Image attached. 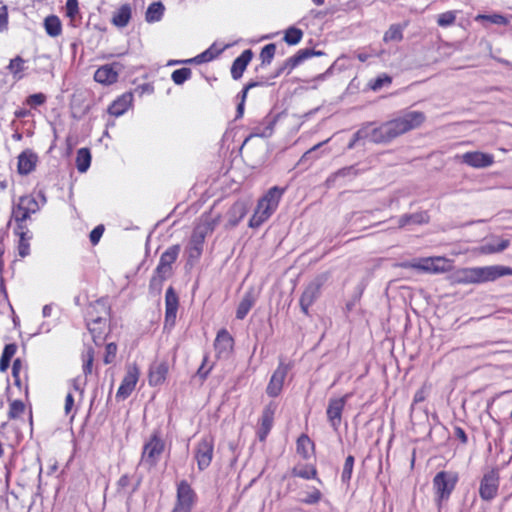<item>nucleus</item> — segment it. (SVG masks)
Returning <instances> with one entry per match:
<instances>
[{
	"instance_id": "f257e3e1",
	"label": "nucleus",
	"mask_w": 512,
	"mask_h": 512,
	"mask_svg": "<svg viewBox=\"0 0 512 512\" xmlns=\"http://www.w3.org/2000/svg\"><path fill=\"white\" fill-rule=\"evenodd\" d=\"M503 276H512V268L502 265L459 268L449 278L452 284L468 285L495 281Z\"/></svg>"
},
{
	"instance_id": "f03ea898",
	"label": "nucleus",
	"mask_w": 512,
	"mask_h": 512,
	"mask_svg": "<svg viewBox=\"0 0 512 512\" xmlns=\"http://www.w3.org/2000/svg\"><path fill=\"white\" fill-rule=\"evenodd\" d=\"M285 190V188L273 186L258 200L256 209L249 219L248 226L250 228H259L273 215Z\"/></svg>"
},
{
	"instance_id": "7ed1b4c3",
	"label": "nucleus",
	"mask_w": 512,
	"mask_h": 512,
	"mask_svg": "<svg viewBox=\"0 0 512 512\" xmlns=\"http://www.w3.org/2000/svg\"><path fill=\"white\" fill-rule=\"evenodd\" d=\"M47 202L44 191L21 196L18 203L13 206L12 219L13 220H28L32 214L41 210Z\"/></svg>"
},
{
	"instance_id": "20e7f679",
	"label": "nucleus",
	"mask_w": 512,
	"mask_h": 512,
	"mask_svg": "<svg viewBox=\"0 0 512 512\" xmlns=\"http://www.w3.org/2000/svg\"><path fill=\"white\" fill-rule=\"evenodd\" d=\"M425 120L424 113L420 111H407L402 115L386 121L387 128L391 139H395L398 136L418 128Z\"/></svg>"
},
{
	"instance_id": "39448f33",
	"label": "nucleus",
	"mask_w": 512,
	"mask_h": 512,
	"mask_svg": "<svg viewBox=\"0 0 512 512\" xmlns=\"http://www.w3.org/2000/svg\"><path fill=\"white\" fill-rule=\"evenodd\" d=\"M180 253V245H172L160 256L155 274L150 280V287H161L162 283L172 274V264L177 260Z\"/></svg>"
},
{
	"instance_id": "423d86ee",
	"label": "nucleus",
	"mask_w": 512,
	"mask_h": 512,
	"mask_svg": "<svg viewBox=\"0 0 512 512\" xmlns=\"http://www.w3.org/2000/svg\"><path fill=\"white\" fill-rule=\"evenodd\" d=\"M165 450V441L161 436L159 429L152 432L150 438L144 443L141 462L149 468L155 467L160 461L161 455Z\"/></svg>"
},
{
	"instance_id": "0eeeda50",
	"label": "nucleus",
	"mask_w": 512,
	"mask_h": 512,
	"mask_svg": "<svg viewBox=\"0 0 512 512\" xmlns=\"http://www.w3.org/2000/svg\"><path fill=\"white\" fill-rule=\"evenodd\" d=\"M213 225L197 226L190 237L185 253L187 255V264L193 266L201 257L204 247V241L207 233L213 231Z\"/></svg>"
},
{
	"instance_id": "6e6552de",
	"label": "nucleus",
	"mask_w": 512,
	"mask_h": 512,
	"mask_svg": "<svg viewBox=\"0 0 512 512\" xmlns=\"http://www.w3.org/2000/svg\"><path fill=\"white\" fill-rule=\"evenodd\" d=\"M458 482V475L453 472L440 471L433 479L436 499L440 503L448 500Z\"/></svg>"
},
{
	"instance_id": "1a4fd4ad",
	"label": "nucleus",
	"mask_w": 512,
	"mask_h": 512,
	"mask_svg": "<svg viewBox=\"0 0 512 512\" xmlns=\"http://www.w3.org/2000/svg\"><path fill=\"white\" fill-rule=\"evenodd\" d=\"M197 495L191 485L182 480L177 485L176 501L171 512H192Z\"/></svg>"
},
{
	"instance_id": "9d476101",
	"label": "nucleus",
	"mask_w": 512,
	"mask_h": 512,
	"mask_svg": "<svg viewBox=\"0 0 512 512\" xmlns=\"http://www.w3.org/2000/svg\"><path fill=\"white\" fill-rule=\"evenodd\" d=\"M214 456V439L211 435L203 436L195 445L194 458L199 471L207 469Z\"/></svg>"
},
{
	"instance_id": "9b49d317",
	"label": "nucleus",
	"mask_w": 512,
	"mask_h": 512,
	"mask_svg": "<svg viewBox=\"0 0 512 512\" xmlns=\"http://www.w3.org/2000/svg\"><path fill=\"white\" fill-rule=\"evenodd\" d=\"M352 397V393H347L339 398H330L326 409V415L330 426L334 431H338L341 421L342 413L344 411L347 401Z\"/></svg>"
},
{
	"instance_id": "f8f14e48",
	"label": "nucleus",
	"mask_w": 512,
	"mask_h": 512,
	"mask_svg": "<svg viewBox=\"0 0 512 512\" xmlns=\"http://www.w3.org/2000/svg\"><path fill=\"white\" fill-rule=\"evenodd\" d=\"M290 369L291 365L289 363H285L283 360L279 361L266 387V393L269 397L275 398L281 394L284 381Z\"/></svg>"
},
{
	"instance_id": "ddd939ff",
	"label": "nucleus",
	"mask_w": 512,
	"mask_h": 512,
	"mask_svg": "<svg viewBox=\"0 0 512 512\" xmlns=\"http://www.w3.org/2000/svg\"><path fill=\"white\" fill-rule=\"evenodd\" d=\"M323 54L324 52L317 51L313 48L300 49L299 51H297L296 54L287 58L285 62L279 68H277V70L274 72L273 77H279L286 70L288 71V73H290L293 69H295L306 59H309L313 56H321Z\"/></svg>"
},
{
	"instance_id": "4468645a",
	"label": "nucleus",
	"mask_w": 512,
	"mask_h": 512,
	"mask_svg": "<svg viewBox=\"0 0 512 512\" xmlns=\"http://www.w3.org/2000/svg\"><path fill=\"white\" fill-rule=\"evenodd\" d=\"M500 477L497 470L492 469L483 475L480 482L479 495L484 501L493 500L499 489Z\"/></svg>"
},
{
	"instance_id": "2eb2a0df",
	"label": "nucleus",
	"mask_w": 512,
	"mask_h": 512,
	"mask_svg": "<svg viewBox=\"0 0 512 512\" xmlns=\"http://www.w3.org/2000/svg\"><path fill=\"white\" fill-rule=\"evenodd\" d=\"M409 267L429 273H442L449 269V261L444 257L421 258L411 262Z\"/></svg>"
},
{
	"instance_id": "dca6fc26",
	"label": "nucleus",
	"mask_w": 512,
	"mask_h": 512,
	"mask_svg": "<svg viewBox=\"0 0 512 512\" xmlns=\"http://www.w3.org/2000/svg\"><path fill=\"white\" fill-rule=\"evenodd\" d=\"M179 298L174 288L170 286L165 293L164 329L172 330L176 324Z\"/></svg>"
},
{
	"instance_id": "f3484780",
	"label": "nucleus",
	"mask_w": 512,
	"mask_h": 512,
	"mask_svg": "<svg viewBox=\"0 0 512 512\" xmlns=\"http://www.w3.org/2000/svg\"><path fill=\"white\" fill-rule=\"evenodd\" d=\"M276 410L277 403L274 401H271L263 408L256 432L259 441L264 442L267 439L274 424V415Z\"/></svg>"
},
{
	"instance_id": "a211bd4d",
	"label": "nucleus",
	"mask_w": 512,
	"mask_h": 512,
	"mask_svg": "<svg viewBox=\"0 0 512 512\" xmlns=\"http://www.w3.org/2000/svg\"><path fill=\"white\" fill-rule=\"evenodd\" d=\"M139 375L140 371L135 364L128 366L116 393L117 400H125L132 394L139 380Z\"/></svg>"
},
{
	"instance_id": "6ab92c4d",
	"label": "nucleus",
	"mask_w": 512,
	"mask_h": 512,
	"mask_svg": "<svg viewBox=\"0 0 512 512\" xmlns=\"http://www.w3.org/2000/svg\"><path fill=\"white\" fill-rule=\"evenodd\" d=\"M280 114L269 113L263 118V120L257 125L251 127L250 134L246 137L244 144H246L251 138H269L274 133V128L278 122Z\"/></svg>"
},
{
	"instance_id": "aec40b11",
	"label": "nucleus",
	"mask_w": 512,
	"mask_h": 512,
	"mask_svg": "<svg viewBox=\"0 0 512 512\" xmlns=\"http://www.w3.org/2000/svg\"><path fill=\"white\" fill-rule=\"evenodd\" d=\"M250 200L239 199L232 204L226 213L227 224L229 228L236 227L250 210Z\"/></svg>"
},
{
	"instance_id": "412c9836",
	"label": "nucleus",
	"mask_w": 512,
	"mask_h": 512,
	"mask_svg": "<svg viewBox=\"0 0 512 512\" xmlns=\"http://www.w3.org/2000/svg\"><path fill=\"white\" fill-rule=\"evenodd\" d=\"M322 282L320 280H314L310 282L304 289L300 297V307L305 315H308L310 306L320 296Z\"/></svg>"
},
{
	"instance_id": "4be33fe9",
	"label": "nucleus",
	"mask_w": 512,
	"mask_h": 512,
	"mask_svg": "<svg viewBox=\"0 0 512 512\" xmlns=\"http://www.w3.org/2000/svg\"><path fill=\"white\" fill-rule=\"evenodd\" d=\"M121 64L114 62L99 67L94 73V80L104 85H111L118 80Z\"/></svg>"
},
{
	"instance_id": "5701e85b",
	"label": "nucleus",
	"mask_w": 512,
	"mask_h": 512,
	"mask_svg": "<svg viewBox=\"0 0 512 512\" xmlns=\"http://www.w3.org/2000/svg\"><path fill=\"white\" fill-rule=\"evenodd\" d=\"M234 347V339L226 329L218 331L214 348L218 358H226L230 355Z\"/></svg>"
},
{
	"instance_id": "b1692460",
	"label": "nucleus",
	"mask_w": 512,
	"mask_h": 512,
	"mask_svg": "<svg viewBox=\"0 0 512 512\" xmlns=\"http://www.w3.org/2000/svg\"><path fill=\"white\" fill-rule=\"evenodd\" d=\"M361 128L366 130L367 136L365 140L369 142L380 144L392 141L385 122L378 127H373V123L369 122L364 124Z\"/></svg>"
},
{
	"instance_id": "393cba45",
	"label": "nucleus",
	"mask_w": 512,
	"mask_h": 512,
	"mask_svg": "<svg viewBox=\"0 0 512 512\" xmlns=\"http://www.w3.org/2000/svg\"><path fill=\"white\" fill-rule=\"evenodd\" d=\"M463 163L473 168H486L494 163V157L491 154L479 151L467 152L462 156Z\"/></svg>"
},
{
	"instance_id": "a878e982",
	"label": "nucleus",
	"mask_w": 512,
	"mask_h": 512,
	"mask_svg": "<svg viewBox=\"0 0 512 512\" xmlns=\"http://www.w3.org/2000/svg\"><path fill=\"white\" fill-rule=\"evenodd\" d=\"M133 93L125 92L117 97L108 107L110 115L120 117L124 115L133 104Z\"/></svg>"
},
{
	"instance_id": "bb28decb",
	"label": "nucleus",
	"mask_w": 512,
	"mask_h": 512,
	"mask_svg": "<svg viewBox=\"0 0 512 512\" xmlns=\"http://www.w3.org/2000/svg\"><path fill=\"white\" fill-rule=\"evenodd\" d=\"M38 156L30 149H26L18 156L17 170L20 175H28L35 170Z\"/></svg>"
},
{
	"instance_id": "cd10ccee",
	"label": "nucleus",
	"mask_w": 512,
	"mask_h": 512,
	"mask_svg": "<svg viewBox=\"0 0 512 512\" xmlns=\"http://www.w3.org/2000/svg\"><path fill=\"white\" fill-rule=\"evenodd\" d=\"M252 57V50L246 49L233 61L231 66V76L234 80H238L242 77L248 64L252 60Z\"/></svg>"
},
{
	"instance_id": "c85d7f7f",
	"label": "nucleus",
	"mask_w": 512,
	"mask_h": 512,
	"mask_svg": "<svg viewBox=\"0 0 512 512\" xmlns=\"http://www.w3.org/2000/svg\"><path fill=\"white\" fill-rule=\"evenodd\" d=\"M86 322L87 328L92 334L94 342L98 345V341L103 340L104 328L106 326V317H92L91 312H89V317L86 319Z\"/></svg>"
},
{
	"instance_id": "c756f323",
	"label": "nucleus",
	"mask_w": 512,
	"mask_h": 512,
	"mask_svg": "<svg viewBox=\"0 0 512 512\" xmlns=\"http://www.w3.org/2000/svg\"><path fill=\"white\" fill-rule=\"evenodd\" d=\"M257 300V295L255 294L253 289L247 291L243 298L241 299L237 310H236V318L239 320H243L251 308L255 305Z\"/></svg>"
},
{
	"instance_id": "7c9ffc66",
	"label": "nucleus",
	"mask_w": 512,
	"mask_h": 512,
	"mask_svg": "<svg viewBox=\"0 0 512 512\" xmlns=\"http://www.w3.org/2000/svg\"><path fill=\"white\" fill-rule=\"evenodd\" d=\"M429 222V215L426 211H418L411 214H403L398 218V226L403 228L411 224H426Z\"/></svg>"
},
{
	"instance_id": "2f4dec72",
	"label": "nucleus",
	"mask_w": 512,
	"mask_h": 512,
	"mask_svg": "<svg viewBox=\"0 0 512 512\" xmlns=\"http://www.w3.org/2000/svg\"><path fill=\"white\" fill-rule=\"evenodd\" d=\"M132 10L129 4H123L112 15L111 22L118 28L126 27L131 19Z\"/></svg>"
},
{
	"instance_id": "473e14b6",
	"label": "nucleus",
	"mask_w": 512,
	"mask_h": 512,
	"mask_svg": "<svg viewBox=\"0 0 512 512\" xmlns=\"http://www.w3.org/2000/svg\"><path fill=\"white\" fill-rule=\"evenodd\" d=\"M168 373V365L165 362L155 364L150 368L149 384L151 386H158L162 384Z\"/></svg>"
},
{
	"instance_id": "72a5a7b5",
	"label": "nucleus",
	"mask_w": 512,
	"mask_h": 512,
	"mask_svg": "<svg viewBox=\"0 0 512 512\" xmlns=\"http://www.w3.org/2000/svg\"><path fill=\"white\" fill-rule=\"evenodd\" d=\"M165 7L161 1L151 3L145 14V20L148 23H155L162 19L164 15Z\"/></svg>"
},
{
	"instance_id": "f704fd0d",
	"label": "nucleus",
	"mask_w": 512,
	"mask_h": 512,
	"mask_svg": "<svg viewBox=\"0 0 512 512\" xmlns=\"http://www.w3.org/2000/svg\"><path fill=\"white\" fill-rule=\"evenodd\" d=\"M44 28L50 37H57L62 32V24L58 16L49 15L44 20Z\"/></svg>"
},
{
	"instance_id": "c9c22d12",
	"label": "nucleus",
	"mask_w": 512,
	"mask_h": 512,
	"mask_svg": "<svg viewBox=\"0 0 512 512\" xmlns=\"http://www.w3.org/2000/svg\"><path fill=\"white\" fill-rule=\"evenodd\" d=\"M91 165V153L88 148H80L76 155V167L80 173L86 172Z\"/></svg>"
},
{
	"instance_id": "e433bc0d",
	"label": "nucleus",
	"mask_w": 512,
	"mask_h": 512,
	"mask_svg": "<svg viewBox=\"0 0 512 512\" xmlns=\"http://www.w3.org/2000/svg\"><path fill=\"white\" fill-rule=\"evenodd\" d=\"M313 449L314 443L306 434H302L297 440V453L303 458L308 459Z\"/></svg>"
},
{
	"instance_id": "4c0bfd02",
	"label": "nucleus",
	"mask_w": 512,
	"mask_h": 512,
	"mask_svg": "<svg viewBox=\"0 0 512 512\" xmlns=\"http://www.w3.org/2000/svg\"><path fill=\"white\" fill-rule=\"evenodd\" d=\"M25 63L26 61L21 56H16L10 60L7 68L15 79L20 80L23 78V72L26 69Z\"/></svg>"
},
{
	"instance_id": "58836bf2",
	"label": "nucleus",
	"mask_w": 512,
	"mask_h": 512,
	"mask_svg": "<svg viewBox=\"0 0 512 512\" xmlns=\"http://www.w3.org/2000/svg\"><path fill=\"white\" fill-rule=\"evenodd\" d=\"M403 30L404 27L400 24H392L384 34V42H400L403 39Z\"/></svg>"
},
{
	"instance_id": "ea45409f",
	"label": "nucleus",
	"mask_w": 512,
	"mask_h": 512,
	"mask_svg": "<svg viewBox=\"0 0 512 512\" xmlns=\"http://www.w3.org/2000/svg\"><path fill=\"white\" fill-rule=\"evenodd\" d=\"M303 38V31L295 26H291L285 31L284 41L288 45H297Z\"/></svg>"
},
{
	"instance_id": "a19ab883",
	"label": "nucleus",
	"mask_w": 512,
	"mask_h": 512,
	"mask_svg": "<svg viewBox=\"0 0 512 512\" xmlns=\"http://www.w3.org/2000/svg\"><path fill=\"white\" fill-rule=\"evenodd\" d=\"M276 45L274 43H269L265 45L260 52L261 65L260 67H264L269 65L275 55Z\"/></svg>"
},
{
	"instance_id": "79ce46f5",
	"label": "nucleus",
	"mask_w": 512,
	"mask_h": 512,
	"mask_svg": "<svg viewBox=\"0 0 512 512\" xmlns=\"http://www.w3.org/2000/svg\"><path fill=\"white\" fill-rule=\"evenodd\" d=\"M457 13L458 11L456 10H449L439 14L437 24L442 28L452 26L456 21Z\"/></svg>"
},
{
	"instance_id": "37998d69",
	"label": "nucleus",
	"mask_w": 512,
	"mask_h": 512,
	"mask_svg": "<svg viewBox=\"0 0 512 512\" xmlns=\"http://www.w3.org/2000/svg\"><path fill=\"white\" fill-rule=\"evenodd\" d=\"M192 76V71L190 68H180L176 69L171 74V79L176 85H182L187 80H189Z\"/></svg>"
},
{
	"instance_id": "c03bdc74",
	"label": "nucleus",
	"mask_w": 512,
	"mask_h": 512,
	"mask_svg": "<svg viewBox=\"0 0 512 512\" xmlns=\"http://www.w3.org/2000/svg\"><path fill=\"white\" fill-rule=\"evenodd\" d=\"M355 458L352 455H348L345 459L343 470L341 473V481L344 484H348L351 480Z\"/></svg>"
},
{
	"instance_id": "a18cd8bd",
	"label": "nucleus",
	"mask_w": 512,
	"mask_h": 512,
	"mask_svg": "<svg viewBox=\"0 0 512 512\" xmlns=\"http://www.w3.org/2000/svg\"><path fill=\"white\" fill-rule=\"evenodd\" d=\"M293 475L303 479H315L317 471L313 466H304L301 468H294L292 471Z\"/></svg>"
},
{
	"instance_id": "49530a36",
	"label": "nucleus",
	"mask_w": 512,
	"mask_h": 512,
	"mask_svg": "<svg viewBox=\"0 0 512 512\" xmlns=\"http://www.w3.org/2000/svg\"><path fill=\"white\" fill-rule=\"evenodd\" d=\"M392 83V78L387 74H382L376 77L375 79L370 80L369 87L373 91H378L382 87L390 85Z\"/></svg>"
},
{
	"instance_id": "de8ad7c7",
	"label": "nucleus",
	"mask_w": 512,
	"mask_h": 512,
	"mask_svg": "<svg viewBox=\"0 0 512 512\" xmlns=\"http://www.w3.org/2000/svg\"><path fill=\"white\" fill-rule=\"evenodd\" d=\"M322 498V493L319 489L313 487L310 491L305 493V496L301 499V502L307 505L317 504Z\"/></svg>"
},
{
	"instance_id": "09e8293b",
	"label": "nucleus",
	"mask_w": 512,
	"mask_h": 512,
	"mask_svg": "<svg viewBox=\"0 0 512 512\" xmlns=\"http://www.w3.org/2000/svg\"><path fill=\"white\" fill-rule=\"evenodd\" d=\"M212 60H213V56L211 55V52L206 49L205 51H203L202 53L196 55L193 58L185 59L183 62L185 64H197V65H199V64L210 62Z\"/></svg>"
},
{
	"instance_id": "8fccbe9b",
	"label": "nucleus",
	"mask_w": 512,
	"mask_h": 512,
	"mask_svg": "<svg viewBox=\"0 0 512 512\" xmlns=\"http://www.w3.org/2000/svg\"><path fill=\"white\" fill-rule=\"evenodd\" d=\"M32 239V235L27 237H19L18 241V255L22 258L27 257L30 254V240Z\"/></svg>"
},
{
	"instance_id": "3c124183",
	"label": "nucleus",
	"mask_w": 512,
	"mask_h": 512,
	"mask_svg": "<svg viewBox=\"0 0 512 512\" xmlns=\"http://www.w3.org/2000/svg\"><path fill=\"white\" fill-rule=\"evenodd\" d=\"M476 20H485V21H489L496 25H507L508 24L507 18L501 14H491V15L481 14L476 17Z\"/></svg>"
},
{
	"instance_id": "603ef678",
	"label": "nucleus",
	"mask_w": 512,
	"mask_h": 512,
	"mask_svg": "<svg viewBox=\"0 0 512 512\" xmlns=\"http://www.w3.org/2000/svg\"><path fill=\"white\" fill-rule=\"evenodd\" d=\"M93 359H94V351L92 348H89L84 355L83 359V377H87V375L91 374L92 372V365H93Z\"/></svg>"
},
{
	"instance_id": "864d4df0",
	"label": "nucleus",
	"mask_w": 512,
	"mask_h": 512,
	"mask_svg": "<svg viewBox=\"0 0 512 512\" xmlns=\"http://www.w3.org/2000/svg\"><path fill=\"white\" fill-rule=\"evenodd\" d=\"M25 406L21 400H14L10 404L9 409V418L15 419L18 418L24 412Z\"/></svg>"
},
{
	"instance_id": "5fc2aeb1",
	"label": "nucleus",
	"mask_w": 512,
	"mask_h": 512,
	"mask_svg": "<svg viewBox=\"0 0 512 512\" xmlns=\"http://www.w3.org/2000/svg\"><path fill=\"white\" fill-rule=\"evenodd\" d=\"M46 102V95L43 93H35L32 95H29L26 98L25 103L29 105L32 108H35L37 106H41Z\"/></svg>"
},
{
	"instance_id": "6e6d98bb",
	"label": "nucleus",
	"mask_w": 512,
	"mask_h": 512,
	"mask_svg": "<svg viewBox=\"0 0 512 512\" xmlns=\"http://www.w3.org/2000/svg\"><path fill=\"white\" fill-rule=\"evenodd\" d=\"M65 11L69 18L74 19L79 13L78 0H67L65 4Z\"/></svg>"
},
{
	"instance_id": "4d7b16f0",
	"label": "nucleus",
	"mask_w": 512,
	"mask_h": 512,
	"mask_svg": "<svg viewBox=\"0 0 512 512\" xmlns=\"http://www.w3.org/2000/svg\"><path fill=\"white\" fill-rule=\"evenodd\" d=\"M16 223V226L14 228V234L18 237H27L29 235H32L26 225V220H14Z\"/></svg>"
},
{
	"instance_id": "13d9d810",
	"label": "nucleus",
	"mask_w": 512,
	"mask_h": 512,
	"mask_svg": "<svg viewBox=\"0 0 512 512\" xmlns=\"http://www.w3.org/2000/svg\"><path fill=\"white\" fill-rule=\"evenodd\" d=\"M208 361V355H205L202 361L201 366L198 368L196 375L201 379V381L206 380L209 373L213 369V365H210L209 367H206Z\"/></svg>"
},
{
	"instance_id": "bf43d9fd",
	"label": "nucleus",
	"mask_w": 512,
	"mask_h": 512,
	"mask_svg": "<svg viewBox=\"0 0 512 512\" xmlns=\"http://www.w3.org/2000/svg\"><path fill=\"white\" fill-rule=\"evenodd\" d=\"M367 136L366 134V130L365 129H362L360 128L359 130H357L352 139L350 140V142L348 143L347 145V148L349 150L353 149L356 147V145L361 141V140H365V137Z\"/></svg>"
},
{
	"instance_id": "052dcab7",
	"label": "nucleus",
	"mask_w": 512,
	"mask_h": 512,
	"mask_svg": "<svg viewBox=\"0 0 512 512\" xmlns=\"http://www.w3.org/2000/svg\"><path fill=\"white\" fill-rule=\"evenodd\" d=\"M85 385L86 378L83 376H77L71 380V386L75 391H78L81 395L84 393Z\"/></svg>"
},
{
	"instance_id": "680f3d73",
	"label": "nucleus",
	"mask_w": 512,
	"mask_h": 512,
	"mask_svg": "<svg viewBox=\"0 0 512 512\" xmlns=\"http://www.w3.org/2000/svg\"><path fill=\"white\" fill-rule=\"evenodd\" d=\"M8 29V8L6 5L0 7V32Z\"/></svg>"
},
{
	"instance_id": "e2e57ef3",
	"label": "nucleus",
	"mask_w": 512,
	"mask_h": 512,
	"mask_svg": "<svg viewBox=\"0 0 512 512\" xmlns=\"http://www.w3.org/2000/svg\"><path fill=\"white\" fill-rule=\"evenodd\" d=\"M104 233V226L103 225H98L96 226L91 232H90V235H89V238H90V242L93 244V245H96L99 241H100V238L102 237Z\"/></svg>"
},
{
	"instance_id": "0e129e2a",
	"label": "nucleus",
	"mask_w": 512,
	"mask_h": 512,
	"mask_svg": "<svg viewBox=\"0 0 512 512\" xmlns=\"http://www.w3.org/2000/svg\"><path fill=\"white\" fill-rule=\"evenodd\" d=\"M117 352V346L115 343H108L106 345V355L104 358V362L109 364L115 358Z\"/></svg>"
},
{
	"instance_id": "69168bd1",
	"label": "nucleus",
	"mask_w": 512,
	"mask_h": 512,
	"mask_svg": "<svg viewBox=\"0 0 512 512\" xmlns=\"http://www.w3.org/2000/svg\"><path fill=\"white\" fill-rule=\"evenodd\" d=\"M274 73L271 74L268 77L260 76L257 80H251L248 82L249 84H254L255 87H263L272 84L271 80L275 79L276 77H273Z\"/></svg>"
},
{
	"instance_id": "338daca9",
	"label": "nucleus",
	"mask_w": 512,
	"mask_h": 512,
	"mask_svg": "<svg viewBox=\"0 0 512 512\" xmlns=\"http://www.w3.org/2000/svg\"><path fill=\"white\" fill-rule=\"evenodd\" d=\"M130 476L128 474L122 475L117 481V491L119 493L124 492L130 486Z\"/></svg>"
},
{
	"instance_id": "774afa93",
	"label": "nucleus",
	"mask_w": 512,
	"mask_h": 512,
	"mask_svg": "<svg viewBox=\"0 0 512 512\" xmlns=\"http://www.w3.org/2000/svg\"><path fill=\"white\" fill-rule=\"evenodd\" d=\"M355 174H356L355 168L353 166H349V167H344L342 169H339L334 174V176L335 177H346V176L355 175Z\"/></svg>"
}]
</instances>
